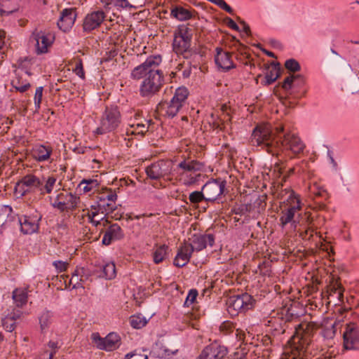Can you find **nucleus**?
Returning <instances> with one entry per match:
<instances>
[{"label":"nucleus","instance_id":"nucleus-49","mask_svg":"<svg viewBox=\"0 0 359 359\" xmlns=\"http://www.w3.org/2000/svg\"><path fill=\"white\" fill-rule=\"evenodd\" d=\"M298 77H299L298 76H292V75L287 76L284 79V81L282 83V88L285 90H288L291 89L294 80Z\"/></svg>","mask_w":359,"mask_h":359},{"label":"nucleus","instance_id":"nucleus-28","mask_svg":"<svg viewBox=\"0 0 359 359\" xmlns=\"http://www.w3.org/2000/svg\"><path fill=\"white\" fill-rule=\"evenodd\" d=\"M22 315L20 310H13L1 319V325L7 332H12L15 328L16 320Z\"/></svg>","mask_w":359,"mask_h":359},{"label":"nucleus","instance_id":"nucleus-8","mask_svg":"<svg viewBox=\"0 0 359 359\" xmlns=\"http://www.w3.org/2000/svg\"><path fill=\"white\" fill-rule=\"evenodd\" d=\"M116 193L110 189L97 196L90 209L105 216L116 209Z\"/></svg>","mask_w":359,"mask_h":359},{"label":"nucleus","instance_id":"nucleus-55","mask_svg":"<svg viewBox=\"0 0 359 359\" xmlns=\"http://www.w3.org/2000/svg\"><path fill=\"white\" fill-rule=\"evenodd\" d=\"M255 205H258V208H257V210L256 211V214H260L262 211H264L265 210V208H266V203L264 202V200L259 198L258 199H257L255 202Z\"/></svg>","mask_w":359,"mask_h":359},{"label":"nucleus","instance_id":"nucleus-37","mask_svg":"<svg viewBox=\"0 0 359 359\" xmlns=\"http://www.w3.org/2000/svg\"><path fill=\"white\" fill-rule=\"evenodd\" d=\"M53 314L50 311H43L39 317L41 332H46L53 323Z\"/></svg>","mask_w":359,"mask_h":359},{"label":"nucleus","instance_id":"nucleus-12","mask_svg":"<svg viewBox=\"0 0 359 359\" xmlns=\"http://www.w3.org/2000/svg\"><path fill=\"white\" fill-rule=\"evenodd\" d=\"M90 339L97 349L107 352L113 351L121 346V337L115 332H110L105 337H102L99 332H93Z\"/></svg>","mask_w":359,"mask_h":359},{"label":"nucleus","instance_id":"nucleus-1","mask_svg":"<svg viewBox=\"0 0 359 359\" xmlns=\"http://www.w3.org/2000/svg\"><path fill=\"white\" fill-rule=\"evenodd\" d=\"M161 62L160 55H150L143 63L132 70L131 79H143L139 89L141 97L151 98L162 88L165 81L164 76L163 72L158 68Z\"/></svg>","mask_w":359,"mask_h":359},{"label":"nucleus","instance_id":"nucleus-19","mask_svg":"<svg viewBox=\"0 0 359 359\" xmlns=\"http://www.w3.org/2000/svg\"><path fill=\"white\" fill-rule=\"evenodd\" d=\"M227 353L226 346L215 341L206 346L196 359H223Z\"/></svg>","mask_w":359,"mask_h":359},{"label":"nucleus","instance_id":"nucleus-7","mask_svg":"<svg viewBox=\"0 0 359 359\" xmlns=\"http://www.w3.org/2000/svg\"><path fill=\"white\" fill-rule=\"evenodd\" d=\"M52 207L60 212L74 210L80 203V198L66 190H62L57 194L55 198L50 197Z\"/></svg>","mask_w":359,"mask_h":359},{"label":"nucleus","instance_id":"nucleus-13","mask_svg":"<svg viewBox=\"0 0 359 359\" xmlns=\"http://www.w3.org/2000/svg\"><path fill=\"white\" fill-rule=\"evenodd\" d=\"M280 144H278V151L280 149L291 151L294 154L302 153L305 144L301 139L294 133H284V129L279 134Z\"/></svg>","mask_w":359,"mask_h":359},{"label":"nucleus","instance_id":"nucleus-50","mask_svg":"<svg viewBox=\"0 0 359 359\" xmlns=\"http://www.w3.org/2000/svg\"><path fill=\"white\" fill-rule=\"evenodd\" d=\"M53 265L58 273H61L66 271L68 264L66 262L57 260L53 262Z\"/></svg>","mask_w":359,"mask_h":359},{"label":"nucleus","instance_id":"nucleus-33","mask_svg":"<svg viewBox=\"0 0 359 359\" xmlns=\"http://www.w3.org/2000/svg\"><path fill=\"white\" fill-rule=\"evenodd\" d=\"M13 299L17 307L22 308L27 302V292L25 289L17 288L13 290Z\"/></svg>","mask_w":359,"mask_h":359},{"label":"nucleus","instance_id":"nucleus-46","mask_svg":"<svg viewBox=\"0 0 359 359\" xmlns=\"http://www.w3.org/2000/svg\"><path fill=\"white\" fill-rule=\"evenodd\" d=\"M235 329L234 324L229 320L223 322L219 326V330L224 334H229Z\"/></svg>","mask_w":359,"mask_h":359},{"label":"nucleus","instance_id":"nucleus-11","mask_svg":"<svg viewBox=\"0 0 359 359\" xmlns=\"http://www.w3.org/2000/svg\"><path fill=\"white\" fill-rule=\"evenodd\" d=\"M188 95L189 90L186 87L177 88L170 101L166 104L164 115L169 118L175 117L184 106Z\"/></svg>","mask_w":359,"mask_h":359},{"label":"nucleus","instance_id":"nucleus-48","mask_svg":"<svg viewBox=\"0 0 359 359\" xmlns=\"http://www.w3.org/2000/svg\"><path fill=\"white\" fill-rule=\"evenodd\" d=\"M285 66L286 69L293 72H298L300 69L299 62L294 59H289L286 60Z\"/></svg>","mask_w":359,"mask_h":359},{"label":"nucleus","instance_id":"nucleus-53","mask_svg":"<svg viewBox=\"0 0 359 359\" xmlns=\"http://www.w3.org/2000/svg\"><path fill=\"white\" fill-rule=\"evenodd\" d=\"M304 164H306V163H303V162H302L301 164L297 165H296V167H294V168H290V169L288 170L287 173L283 176V181H284V182H285V181L287 180V178H288L291 175H292V174L295 172V170H296V169H297V168H299V170H298L299 172H300V171H301L302 172H304V169H303V168H302V165H303Z\"/></svg>","mask_w":359,"mask_h":359},{"label":"nucleus","instance_id":"nucleus-40","mask_svg":"<svg viewBox=\"0 0 359 359\" xmlns=\"http://www.w3.org/2000/svg\"><path fill=\"white\" fill-rule=\"evenodd\" d=\"M100 214L96 211L90 209H87L86 217H88V222L91 223L93 226H97L100 224V222L104 219V215L101 217L99 219H96L95 217Z\"/></svg>","mask_w":359,"mask_h":359},{"label":"nucleus","instance_id":"nucleus-62","mask_svg":"<svg viewBox=\"0 0 359 359\" xmlns=\"http://www.w3.org/2000/svg\"><path fill=\"white\" fill-rule=\"evenodd\" d=\"M191 67L189 63V67L182 71V76L184 78H188L191 75Z\"/></svg>","mask_w":359,"mask_h":359},{"label":"nucleus","instance_id":"nucleus-54","mask_svg":"<svg viewBox=\"0 0 359 359\" xmlns=\"http://www.w3.org/2000/svg\"><path fill=\"white\" fill-rule=\"evenodd\" d=\"M246 353L243 350H238L233 353L231 354L228 359H245Z\"/></svg>","mask_w":359,"mask_h":359},{"label":"nucleus","instance_id":"nucleus-30","mask_svg":"<svg viewBox=\"0 0 359 359\" xmlns=\"http://www.w3.org/2000/svg\"><path fill=\"white\" fill-rule=\"evenodd\" d=\"M100 273L97 275L99 278L111 280L116 277V266L113 262L102 264L99 266Z\"/></svg>","mask_w":359,"mask_h":359},{"label":"nucleus","instance_id":"nucleus-24","mask_svg":"<svg viewBox=\"0 0 359 359\" xmlns=\"http://www.w3.org/2000/svg\"><path fill=\"white\" fill-rule=\"evenodd\" d=\"M123 237L124 232L121 227L117 223H114L106 229L102 243L104 245H109L114 241L121 240Z\"/></svg>","mask_w":359,"mask_h":359},{"label":"nucleus","instance_id":"nucleus-57","mask_svg":"<svg viewBox=\"0 0 359 359\" xmlns=\"http://www.w3.org/2000/svg\"><path fill=\"white\" fill-rule=\"evenodd\" d=\"M313 230L311 227H309L306 230L301 233L302 238L306 240H310L313 237Z\"/></svg>","mask_w":359,"mask_h":359},{"label":"nucleus","instance_id":"nucleus-15","mask_svg":"<svg viewBox=\"0 0 359 359\" xmlns=\"http://www.w3.org/2000/svg\"><path fill=\"white\" fill-rule=\"evenodd\" d=\"M146 173L151 180H159L170 175L172 171V162L160 160L146 168Z\"/></svg>","mask_w":359,"mask_h":359},{"label":"nucleus","instance_id":"nucleus-21","mask_svg":"<svg viewBox=\"0 0 359 359\" xmlns=\"http://www.w3.org/2000/svg\"><path fill=\"white\" fill-rule=\"evenodd\" d=\"M77 13L74 8H65L60 12L57 22L58 28L64 32H69L75 23Z\"/></svg>","mask_w":359,"mask_h":359},{"label":"nucleus","instance_id":"nucleus-36","mask_svg":"<svg viewBox=\"0 0 359 359\" xmlns=\"http://www.w3.org/2000/svg\"><path fill=\"white\" fill-rule=\"evenodd\" d=\"M99 182L95 179H83L79 184V187L84 194L95 191L99 187Z\"/></svg>","mask_w":359,"mask_h":359},{"label":"nucleus","instance_id":"nucleus-47","mask_svg":"<svg viewBox=\"0 0 359 359\" xmlns=\"http://www.w3.org/2000/svg\"><path fill=\"white\" fill-rule=\"evenodd\" d=\"M198 291L196 290L192 289L189 290L185 299V302L184 303V305L187 307L191 306L196 301Z\"/></svg>","mask_w":359,"mask_h":359},{"label":"nucleus","instance_id":"nucleus-4","mask_svg":"<svg viewBox=\"0 0 359 359\" xmlns=\"http://www.w3.org/2000/svg\"><path fill=\"white\" fill-rule=\"evenodd\" d=\"M56 177L53 175L43 177L41 181L34 175H27L18 183L17 186L21 189V195L38 190L41 195L51 194L56 183Z\"/></svg>","mask_w":359,"mask_h":359},{"label":"nucleus","instance_id":"nucleus-44","mask_svg":"<svg viewBox=\"0 0 359 359\" xmlns=\"http://www.w3.org/2000/svg\"><path fill=\"white\" fill-rule=\"evenodd\" d=\"M43 88L42 86H39L36 89L34 102L35 106V111H38L41 107L42 96H43Z\"/></svg>","mask_w":359,"mask_h":359},{"label":"nucleus","instance_id":"nucleus-58","mask_svg":"<svg viewBox=\"0 0 359 359\" xmlns=\"http://www.w3.org/2000/svg\"><path fill=\"white\" fill-rule=\"evenodd\" d=\"M131 7L138 8L143 6L147 0H129Z\"/></svg>","mask_w":359,"mask_h":359},{"label":"nucleus","instance_id":"nucleus-20","mask_svg":"<svg viewBox=\"0 0 359 359\" xmlns=\"http://www.w3.org/2000/svg\"><path fill=\"white\" fill-rule=\"evenodd\" d=\"M282 208L299 211L302 208L300 196L291 189H285L280 194Z\"/></svg>","mask_w":359,"mask_h":359},{"label":"nucleus","instance_id":"nucleus-35","mask_svg":"<svg viewBox=\"0 0 359 359\" xmlns=\"http://www.w3.org/2000/svg\"><path fill=\"white\" fill-rule=\"evenodd\" d=\"M170 15L180 21L189 20L192 15L187 8L182 6H176L171 10Z\"/></svg>","mask_w":359,"mask_h":359},{"label":"nucleus","instance_id":"nucleus-25","mask_svg":"<svg viewBox=\"0 0 359 359\" xmlns=\"http://www.w3.org/2000/svg\"><path fill=\"white\" fill-rule=\"evenodd\" d=\"M193 248L189 243H183L178 248L177 253L173 260V264L177 267L184 266L190 260Z\"/></svg>","mask_w":359,"mask_h":359},{"label":"nucleus","instance_id":"nucleus-29","mask_svg":"<svg viewBox=\"0 0 359 359\" xmlns=\"http://www.w3.org/2000/svg\"><path fill=\"white\" fill-rule=\"evenodd\" d=\"M297 212V211L296 210L282 208V212L279 219L280 226L283 229L287 224H291L294 229H295L297 227V222L294 219V217Z\"/></svg>","mask_w":359,"mask_h":359},{"label":"nucleus","instance_id":"nucleus-43","mask_svg":"<svg viewBox=\"0 0 359 359\" xmlns=\"http://www.w3.org/2000/svg\"><path fill=\"white\" fill-rule=\"evenodd\" d=\"M12 86L17 91L20 93L27 91L31 86L29 82L25 81V83H21L19 79L13 81Z\"/></svg>","mask_w":359,"mask_h":359},{"label":"nucleus","instance_id":"nucleus-42","mask_svg":"<svg viewBox=\"0 0 359 359\" xmlns=\"http://www.w3.org/2000/svg\"><path fill=\"white\" fill-rule=\"evenodd\" d=\"M279 68H274L266 73L265 76V83L266 85L272 84L280 76Z\"/></svg>","mask_w":359,"mask_h":359},{"label":"nucleus","instance_id":"nucleus-38","mask_svg":"<svg viewBox=\"0 0 359 359\" xmlns=\"http://www.w3.org/2000/svg\"><path fill=\"white\" fill-rule=\"evenodd\" d=\"M147 321L141 315L133 316L130 318V324L135 329H140L146 325Z\"/></svg>","mask_w":359,"mask_h":359},{"label":"nucleus","instance_id":"nucleus-31","mask_svg":"<svg viewBox=\"0 0 359 359\" xmlns=\"http://www.w3.org/2000/svg\"><path fill=\"white\" fill-rule=\"evenodd\" d=\"M169 248L168 245H156L154 247L152 253L153 261L155 264H158L163 262L168 257Z\"/></svg>","mask_w":359,"mask_h":359},{"label":"nucleus","instance_id":"nucleus-27","mask_svg":"<svg viewBox=\"0 0 359 359\" xmlns=\"http://www.w3.org/2000/svg\"><path fill=\"white\" fill-rule=\"evenodd\" d=\"M344 290H342L341 285L340 283L336 282L331 285L327 291V299L328 304L332 302V299L337 300V302H334V305L338 304L339 303L343 302L344 300Z\"/></svg>","mask_w":359,"mask_h":359},{"label":"nucleus","instance_id":"nucleus-10","mask_svg":"<svg viewBox=\"0 0 359 359\" xmlns=\"http://www.w3.org/2000/svg\"><path fill=\"white\" fill-rule=\"evenodd\" d=\"M227 310L231 316H236L238 313L245 312L253 307L254 300L251 295L243 293L233 295L227 301Z\"/></svg>","mask_w":359,"mask_h":359},{"label":"nucleus","instance_id":"nucleus-51","mask_svg":"<svg viewBox=\"0 0 359 359\" xmlns=\"http://www.w3.org/2000/svg\"><path fill=\"white\" fill-rule=\"evenodd\" d=\"M74 72L80 78H81V79L85 78V73H84V70L83 68V64H82L81 60H79L78 62H76V64L75 65V68L74 69Z\"/></svg>","mask_w":359,"mask_h":359},{"label":"nucleus","instance_id":"nucleus-14","mask_svg":"<svg viewBox=\"0 0 359 359\" xmlns=\"http://www.w3.org/2000/svg\"><path fill=\"white\" fill-rule=\"evenodd\" d=\"M226 181L221 178L212 180L206 182L202 187L205 195V201L213 203L219 200L224 193Z\"/></svg>","mask_w":359,"mask_h":359},{"label":"nucleus","instance_id":"nucleus-23","mask_svg":"<svg viewBox=\"0 0 359 359\" xmlns=\"http://www.w3.org/2000/svg\"><path fill=\"white\" fill-rule=\"evenodd\" d=\"M215 61L217 67L227 72L231 69L235 68L236 65L232 60V54L229 52L223 50L220 47H217Z\"/></svg>","mask_w":359,"mask_h":359},{"label":"nucleus","instance_id":"nucleus-18","mask_svg":"<svg viewBox=\"0 0 359 359\" xmlns=\"http://www.w3.org/2000/svg\"><path fill=\"white\" fill-rule=\"evenodd\" d=\"M103 11H95L88 13L83 20L82 28L86 33H90L97 29L105 19Z\"/></svg>","mask_w":359,"mask_h":359},{"label":"nucleus","instance_id":"nucleus-22","mask_svg":"<svg viewBox=\"0 0 359 359\" xmlns=\"http://www.w3.org/2000/svg\"><path fill=\"white\" fill-rule=\"evenodd\" d=\"M41 219V216L39 214L29 216L23 215L19 217L18 222L21 231L25 234H32L37 231Z\"/></svg>","mask_w":359,"mask_h":359},{"label":"nucleus","instance_id":"nucleus-34","mask_svg":"<svg viewBox=\"0 0 359 359\" xmlns=\"http://www.w3.org/2000/svg\"><path fill=\"white\" fill-rule=\"evenodd\" d=\"M336 325V321L332 323H326L323 325L321 330V335L325 340L330 342V341L334 339L337 332ZM328 345H330V343H328Z\"/></svg>","mask_w":359,"mask_h":359},{"label":"nucleus","instance_id":"nucleus-32","mask_svg":"<svg viewBox=\"0 0 359 359\" xmlns=\"http://www.w3.org/2000/svg\"><path fill=\"white\" fill-rule=\"evenodd\" d=\"M151 123V120L146 121V123H130L129 128H127L126 133L128 135H140L142 137L148 131Z\"/></svg>","mask_w":359,"mask_h":359},{"label":"nucleus","instance_id":"nucleus-2","mask_svg":"<svg viewBox=\"0 0 359 359\" xmlns=\"http://www.w3.org/2000/svg\"><path fill=\"white\" fill-rule=\"evenodd\" d=\"M282 130V126L274 128L267 123H259L252 131L251 142L253 145L261 147L274 155L278 152L279 134Z\"/></svg>","mask_w":359,"mask_h":359},{"label":"nucleus","instance_id":"nucleus-63","mask_svg":"<svg viewBox=\"0 0 359 359\" xmlns=\"http://www.w3.org/2000/svg\"><path fill=\"white\" fill-rule=\"evenodd\" d=\"M241 24L243 25V31L245 32V33L248 36L250 35L251 31H250V26L247 23H245L244 21H242Z\"/></svg>","mask_w":359,"mask_h":359},{"label":"nucleus","instance_id":"nucleus-3","mask_svg":"<svg viewBox=\"0 0 359 359\" xmlns=\"http://www.w3.org/2000/svg\"><path fill=\"white\" fill-rule=\"evenodd\" d=\"M194 29L187 25H179L174 32L172 49L177 55L185 59L196 55V51L191 48Z\"/></svg>","mask_w":359,"mask_h":359},{"label":"nucleus","instance_id":"nucleus-60","mask_svg":"<svg viewBox=\"0 0 359 359\" xmlns=\"http://www.w3.org/2000/svg\"><path fill=\"white\" fill-rule=\"evenodd\" d=\"M236 331V338L238 339V341H244L245 336V332L240 328H237Z\"/></svg>","mask_w":359,"mask_h":359},{"label":"nucleus","instance_id":"nucleus-59","mask_svg":"<svg viewBox=\"0 0 359 359\" xmlns=\"http://www.w3.org/2000/svg\"><path fill=\"white\" fill-rule=\"evenodd\" d=\"M226 22L228 27H230L231 29L236 30V31L238 30V29H239L238 26L231 18H226Z\"/></svg>","mask_w":359,"mask_h":359},{"label":"nucleus","instance_id":"nucleus-61","mask_svg":"<svg viewBox=\"0 0 359 359\" xmlns=\"http://www.w3.org/2000/svg\"><path fill=\"white\" fill-rule=\"evenodd\" d=\"M89 276H90L89 271L87 269L83 268V272L81 273V274H79V278H80L79 280H81L82 282H84L88 279Z\"/></svg>","mask_w":359,"mask_h":359},{"label":"nucleus","instance_id":"nucleus-9","mask_svg":"<svg viewBox=\"0 0 359 359\" xmlns=\"http://www.w3.org/2000/svg\"><path fill=\"white\" fill-rule=\"evenodd\" d=\"M55 35L47 30L35 29L29 38V41L34 45L36 55L47 53L55 41Z\"/></svg>","mask_w":359,"mask_h":359},{"label":"nucleus","instance_id":"nucleus-56","mask_svg":"<svg viewBox=\"0 0 359 359\" xmlns=\"http://www.w3.org/2000/svg\"><path fill=\"white\" fill-rule=\"evenodd\" d=\"M114 4L116 6L121 8H131L129 0H114Z\"/></svg>","mask_w":359,"mask_h":359},{"label":"nucleus","instance_id":"nucleus-64","mask_svg":"<svg viewBox=\"0 0 359 359\" xmlns=\"http://www.w3.org/2000/svg\"><path fill=\"white\" fill-rule=\"evenodd\" d=\"M48 345L52 349H57L58 348L57 341H50Z\"/></svg>","mask_w":359,"mask_h":359},{"label":"nucleus","instance_id":"nucleus-45","mask_svg":"<svg viewBox=\"0 0 359 359\" xmlns=\"http://www.w3.org/2000/svg\"><path fill=\"white\" fill-rule=\"evenodd\" d=\"M310 191L316 196L326 197V190L320 187L317 183H314L310 187Z\"/></svg>","mask_w":359,"mask_h":359},{"label":"nucleus","instance_id":"nucleus-52","mask_svg":"<svg viewBox=\"0 0 359 359\" xmlns=\"http://www.w3.org/2000/svg\"><path fill=\"white\" fill-rule=\"evenodd\" d=\"M125 359H147V355L141 353H137L135 351L126 354Z\"/></svg>","mask_w":359,"mask_h":359},{"label":"nucleus","instance_id":"nucleus-6","mask_svg":"<svg viewBox=\"0 0 359 359\" xmlns=\"http://www.w3.org/2000/svg\"><path fill=\"white\" fill-rule=\"evenodd\" d=\"M121 123V112L117 106L107 107L102 114L96 133L104 135L116 130Z\"/></svg>","mask_w":359,"mask_h":359},{"label":"nucleus","instance_id":"nucleus-17","mask_svg":"<svg viewBox=\"0 0 359 359\" xmlns=\"http://www.w3.org/2000/svg\"><path fill=\"white\" fill-rule=\"evenodd\" d=\"M53 149L48 142L45 144H35L31 149L32 157L38 163H52Z\"/></svg>","mask_w":359,"mask_h":359},{"label":"nucleus","instance_id":"nucleus-26","mask_svg":"<svg viewBox=\"0 0 359 359\" xmlns=\"http://www.w3.org/2000/svg\"><path fill=\"white\" fill-rule=\"evenodd\" d=\"M215 243V237L212 234L197 235L194 234L192 237L191 248L194 251H201L205 249L207 245L212 246Z\"/></svg>","mask_w":359,"mask_h":359},{"label":"nucleus","instance_id":"nucleus-5","mask_svg":"<svg viewBox=\"0 0 359 359\" xmlns=\"http://www.w3.org/2000/svg\"><path fill=\"white\" fill-rule=\"evenodd\" d=\"M203 165L197 161H181L176 168L179 180L187 186L196 183L201 179V175L198 172L203 170Z\"/></svg>","mask_w":359,"mask_h":359},{"label":"nucleus","instance_id":"nucleus-16","mask_svg":"<svg viewBox=\"0 0 359 359\" xmlns=\"http://www.w3.org/2000/svg\"><path fill=\"white\" fill-rule=\"evenodd\" d=\"M344 346L347 350H359V325L355 323L346 325L344 333Z\"/></svg>","mask_w":359,"mask_h":359},{"label":"nucleus","instance_id":"nucleus-41","mask_svg":"<svg viewBox=\"0 0 359 359\" xmlns=\"http://www.w3.org/2000/svg\"><path fill=\"white\" fill-rule=\"evenodd\" d=\"M205 195L203 191H195L189 194V200L193 205L198 204L203 201H205Z\"/></svg>","mask_w":359,"mask_h":359},{"label":"nucleus","instance_id":"nucleus-39","mask_svg":"<svg viewBox=\"0 0 359 359\" xmlns=\"http://www.w3.org/2000/svg\"><path fill=\"white\" fill-rule=\"evenodd\" d=\"M83 272V268H76L74 272L72 274V276L70 279V284L73 285V288H79L83 287L81 284V280L79 279V274Z\"/></svg>","mask_w":359,"mask_h":359}]
</instances>
